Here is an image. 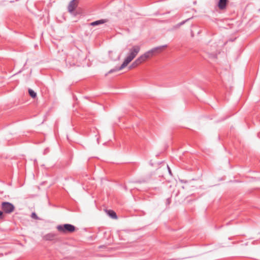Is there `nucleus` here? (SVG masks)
<instances>
[{"label":"nucleus","mask_w":260,"mask_h":260,"mask_svg":"<svg viewBox=\"0 0 260 260\" xmlns=\"http://www.w3.org/2000/svg\"><path fill=\"white\" fill-rule=\"evenodd\" d=\"M140 50L139 46H134L130 50L128 55L125 58L124 61L119 67H116L111 69L108 72L109 74L122 70L126 67L128 64L137 56Z\"/></svg>","instance_id":"1"},{"label":"nucleus","mask_w":260,"mask_h":260,"mask_svg":"<svg viewBox=\"0 0 260 260\" xmlns=\"http://www.w3.org/2000/svg\"><path fill=\"white\" fill-rule=\"evenodd\" d=\"M167 46V45H165L152 48V49L148 51L136 59V63L138 62V63L141 64L142 62L145 61L147 58L152 56L154 54L160 52L162 50V49L163 48L166 47Z\"/></svg>","instance_id":"2"},{"label":"nucleus","mask_w":260,"mask_h":260,"mask_svg":"<svg viewBox=\"0 0 260 260\" xmlns=\"http://www.w3.org/2000/svg\"><path fill=\"white\" fill-rule=\"evenodd\" d=\"M57 229L62 233H73L75 231V227L72 224L67 223L57 225Z\"/></svg>","instance_id":"3"},{"label":"nucleus","mask_w":260,"mask_h":260,"mask_svg":"<svg viewBox=\"0 0 260 260\" xmlns=\"http://www.w3.org/2000/svg\"><path fill=\"white\" fill-rule=\"evenodd\" d=\"M1 208L3 211L6 214H10L15 210L14 206L11 203L4 202L2 203Z\"/></svg>","instance_id":"4"},{"label":"nucleus","mask_w":260,"mask_h":260,"mask_svg":"<svg viewBox=\"0 0 260 260\" xmlns=\"http://www.w3.org/2000/svg\"><path fill=\"white\" fill-rule=\"evenodd\" d=\"M77 6L78 2H76V0H72L70 2L68 7V10L69 12L75 16L77 15V13L75 12Z\"/></svg>","instance_id":"5"},{"label":"nucleus","mask_w":260,"mask_h":260,"mask_svg":"<svg viewBox=\"0 0 260 260\" xmlns=\"http://www.w3.org/2000/svg\"><path fill=\"white\" fill-rule=\"evenodd\" d=\"M57 235L53 233H48L43 237V239L46 241H53L56 239Z\"/></svg>","instance_id":"6"},{"label":"nucleus","mask_w":260,"mask_h":260,"mask_svg":"<svg viewBox=\"0 0 260 260\" xmlns=\"http://www.w3.org/2000/svg\"><path fill=\"white\" fill-rule=\"evenodd\" d=\"M228 0H219L217 6L220 10H224L226 8Z\"/></svg>","instance_id":"7"},{"label":"nucleus","mask_w":260,"mask_h":260,"mask_svg":"<svg viewBox=\"0 0 260 260\" xmlns=\"http://www.w3.org/2000/svg\"><path fill=\"white\" fill-rule=\"evenodd\" d=\"M107 22H108L107 19H101V20H96V21L91 22L90 23V25L91 26H94L98 25L100 24H104Z\"/></svg>","instance_id":"8"},{"label":"nucleus","mask_w":260,"mask_h":260,"mask_svg":"<svg viewBox=\"0 0 260 260\" xmlns=\"http://www.w3.org/2000/svg\"><path fill=\"white\" fill-rule=\"evenodd\" d=\"M108 215L113 219H117V216L115 212L113 210H109L106 211Z\"/></svg>","instance_id":"9"},{"label":"nucleus","mask_w":260,"mask_h":260,"mask_svg":"<svg viewBox=\"0 0 260 260\" xmlns=\"http://www.w3.org/2000/svg\"><path fill=\"white\" fill-rule=\"evenodd\" d=\"M28 93L29 95L32 98H35L37 96V93L31 89H28Z\"/></svg>","instance_id":"10"},{"label":"nucleus","mask_w":260,"mask_h":260,"mask_svg":"<svg viewBox=\"0 0 260 260\" xmlns=\"http://www.w3.org/2000/svg\"><path fill=\"white\" fill-rule=\"evenodd\" d=\"M140 64L138 63V62H137L136 63V60L133 62V63L131 64V66L129 67L130 68H135L137 66H138V65H139Z\"/></svg>","instance_id":"11"},{"label":"nucleus","mask_w":260,"mask_h":260,"mask_svg":"<svg viewBox=\"0 0 260 260\" xmlns=\"http://www.w3.org/2000/svg\"><path fill=\"white\" fill-rule=\"evenodd\" d=\"M31 217L35 219H38L39 218L35 212H32L31 213Z\"/></svg>","instance_id":"12"},{"label":"nucleus","mask_w":260,"mask_h":260,"mask_svg":"<svg viewBox=\"0 0 260 260\" xmlns=\"http://www.w3.org/2000/svg\"><path fill=\"white\" fill-rule=\"evenodd\" d=\"M189 19H189H186L185 20H184V21H183L181 22H180L178 25H179V26H180V25H182L184 24L186 21H187Z\"/></svg>","instance_id":"13"},{"label":"nucleus","mask_w":260,"mask_h":260,"mask_svg":"<svg viewBox=\"0 0 260 260\" xmlns=\"http://www.w3.org/2000/svg\"><path fill=\"white\" fill-rule=\"evenodd\" d=\"M171 202V198H169L166 200V204L167 205H170Z\"/></svg>","instance_id":"14"},{"label":"nucleus","mask_w":260,"mask_h":260,"mask_svg":"<svg viewBox=\"0 0 260 260\" xmlns=\"http://www.w3.org/2000/svg\"><path fill=\"white\" fill-rule=\"evenodd\" d=\"M3 218V211L0 210V219Z\"/></svg>","instance_id":"15"},{"label":"nucleus","mask_w":260,"mask_h":260,"mask_svg":"<svg viewBox=\"0 0 260 260\" xmlns=\"http://www.w3.org/2000/svg\"><path fill=\"white\" fill-rule=\"evenodd\" d=\"M167 168H168L169 174L172 175V172H171V169L168 165H167Z\"/></svg>","instance_id":"16"},{"label":"nucleus","mask_w":260,"mask_h":260,"mask_svg":"<svg viewBox=\"0 0 260 260\" xmlns=\"http://www.w3.org/2000/svg\"><path fill=\"white\" fill-rule=\"evenodd\" d=\"M212 57H215V55H212Z\"/></svg>","instance_id":"17"}]
</instances>
